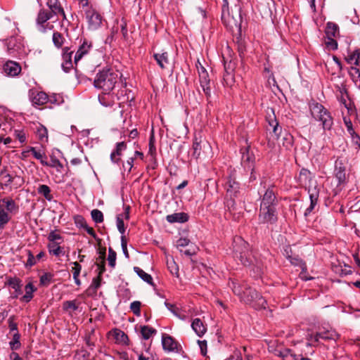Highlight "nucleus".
Listing matches in <instances>:
<instances>
[{
	"instance_id": "f257e3e1",
	"label": "nucleus",
	"mask_w": 360,
	"mask_h": 360,
	"mask_svg": "<svg viewBox=\"0 0 360 360\" xmlns=\"http://www.w3.org/2000/svg\"><path fill=\"white\" fill-rule=\"evenodd\" d=\"M229 286L232 288L233 293L240 298V301L251 304L256 309L266 308V301L265 299L248 286L247 283L231 281L229 282Z\"/></svg>"
},
{
	"instance_id": "f03ea898",
	"label": "nucleus",
	"mask_w": 360,
	"mask_h": 360,
	"mask_svg": "<svg viewBox=\"0 0 360 360\" xmlns=\"http://www.w3.org/2000/svg\"><path fill=\"white\" fill-rule=\"evenodd\" d=\"M233 251L235 257L245 266H251L255 276H259L263 272L262 263L248 252V244L238 237L233 240Z\"/></svg>"
},
{
	"instance_id": "7ed1b4c3",
	"label": "nucleus",
	"mask_w": 360,
	"mask_h": 360,
	"mask_svg": "<svg viewBox=\"0 0 360 360\" xmlns=\"http://www.w3.org/2000/svg\"><path fill=\"white\" fill-rule=\"evenodd\" d=\"M298 181L300 184L304 186L308 191L310 205L305 210L304 213V216L307 217L312 212H314L316 207L317 206L319 197V188L316 181L312 179L311 172L306 169H302L300 170Z\"/></svg>"
},
{
	"instance_id": "20e7f679",
	"label": "nucleus",
	"mask_w": 360,
	"mask_h": 360,
	"mask_svg": "<svg viewBox=\"0 0 360 360\" xmlns=\"http://www.w3.org/2000/svg\"><path fill=\"white\" fill-rule=\"evenodd\" d=\"M119 78V73L110 68L99 71L94 79V85L104 92H110L115 87Z\"/></svg>"
},
{
	"instance_id": "39448f33",
	"label": "nucleus",
	"mask_w": 360,
	"mask_h": 360,
	"mask_svg": "<svg viewBox=\"0 0 360 360\" xmlns=\"http://www.w3.org/2000/svg\"><path fill=\"white\" fill-rule=\"evenodd\" d=\"M269 125L272 127V131L269 133L268 138L269 146L274 147L277 143L279 146L282 145L283 147L289 148L292 143V136L287 132L282 134V129L276 120L269 122Z\"/></svg>"
},
{
	"instance_id": "423d86ee",
	"label": "nucleus",
	"mask_w": 360,
	"mask_h": 360,
	"mask_svg": "<svg viewBox=\"0 0 360 360\" xmlns=\"http://www.w3.org/2000/svg\"><path fill=\"white\" fill-rule=\"evenodd\" d=\"M309 107L311 117L321 122L324 130H330L333 124L330 112L322 104L316 101L309 103Z\"/></svg>"
},
{
	"instance_id": "0eeeda50",
	"label": "nucleus",
	"mask_w": 360,
	"mask_h": 360,
	"mask_svg": "<svg viewBox=\"0 0 360 360\" xmlns=\"http://www.w3.org/2000/svg\"><path fill=\"white\" fill-rule=\"evenodd\" d=\"M85 16L88 22L89 29L95 30L100 27L102 23V18L95 9L86 8Z\"/></svg>"
},
{
	"instance_id": "6e6552de",
	"label": "nucleus",
	"mask_w": 360,
	"mask_h": 360,
	"mask_svg": "<svg viewBox=\"0 0 360 360\" xmlns=\"http://www.w3.org/2000/svg\"><path fill=\"white\" fill-rule=\"evenodd\" d=\"M259 219L263 223L274 222L276 220L275 207L260 206Z\"/></svg>"
},
{
	"instance_id": "1a4fd4ad",
	"label": "nucleus",
	"mask_w": 360,
	"mask_h": 360,
	"mask_svg": "<svg viewBox=\"0 0 360 360\" xmlns=\"http://www.w3.org/2000/svg\"><path fill=\"white\" fill-rule=\"evenodd\" d=\"M338 338V334L334 330H327L317 333L315 335H309L308 340L310 342H319L320 339L335 340Z\"/></svg>"
},
{
	"instance_id": "9d476101",
	"label": "nucleus",
	"mask_w": 360,
	"mask_h": 360,
	"mask_svg": "<svg viewBox=\"0 0 360 360\" xmlns=\"http://www.w3.org/2000/svg\"><path fill=\"white\" fill-rule=\"evenodd\" d=\"M226 194L231 199L237 198L240 193V185L232 177H229L226 184Z\"/></svg>"
},
{
	"instance_id": "9b49d317",
	"label": "nucleus",
	"mask_w": 360,
	"mask_h": 360,
	"mask_svg": "<svg viewBox=\"0 0 360 360\" xmlns=\"http://www.w3.org/2000/svg\"><path fill=\"white\" fill-rule=\"evenodd\" d=\"M276 195L272 188H269L263 195L260 206L275 207L276 204Z\"/></svg>"
},
{
	"instance_id": "f8f14e48",
	"label": "nucleus",
	"mask_w": 360,
	"mask_h": 360,
	"mask_svg": "<svg viewBox=\"0 0 360 360\" xmlns=\"http://www.w3.org/2000/svg\"><path fill=\"white\" fill-rule=\"evenodd\" d=\"M7 51L12 56H16L20 53L22 47L20 41L16 37H11L6 41Z\"/></svg>"
},
{
	"instance_id": "ddd939ff",
	"label": "nucleus",
	"mask_w": 360,
	"mask_h": 360,
	"mask_svg": "<svg viewBox=\"0 0 360 360\" xmlns=\"http://www.w3.org/2000/svg\"><path fill=\"white\" fill-rule=\"evenodd\" d=\"M30 98L33 105H42L47 103L49 96L44 92L31 91L30 93Z\"/></svg>"
},
{
	"instance_id": "4468645a",
	"label": "nucleus",
	"mask_w": 360,
	"mask_h": 360,
	"mask_svg": "<svg viewBox=\"0 0 360 360\" xmlns=\"http://www.w3.org/2000/svg\"><path fill=\"white\" fill-rule=\"evenodd\" d=\"M4 72L9 76H17L21 71L20 65L14 61L8 60L4 65Z\"/></svg>"
},
{
	"instance_id": "2eb2a0df",
	"label": "nucleus",
	"mask_w": 360,
	"mask_h": 360,
	"mask_svg": "<svg viewBox=\"0 0 360 360\" xmlns=\"http://www.w3.org/2000/svg\"><path fill=\"white\" fill-rule=\"evenodd\" d=\"M162 345L165 351L173 352L177 349V342L172 336L165 333L162 335Z\"/></svg>"
},
{
	"instance_id": "dca6fc26",
	"label": "nucleus",
	"mask_w": 360,
	"mask_h": 360,
	"mask_svg": "<svg viewBox=\"0 0 360 360\" xmlns=\"http://www.w3.org/2000/svg\"><path fill=\"white\" fill-rule=\"evenodd\" d=\"M208 146L209 145L207 142H206L205 141H202L201 139L198 140V139L195 137L192 147V156L195 159L198 158L201 154L202 150L205 149L206 147Z\"/></svg>"
},
{
	"instance_id": "f3484780",
	"label": "nucleus",
	"mask_w": 360,
	"mask_h": 360,
	"mask_svg": "<svg viewBox=\"0 0 360 360\" xmlns=\"http://www.w3.org/2000/svg\"><path fill=\"white\" fill-rule=\"evenodd\" d=\"M53 15V13H52L51 11H46L44 9H41L39 11L38 13V16L37 18V23L40 25L39 30L41 32H45V27L44 26V24L51 19Z\"/></svg>"
},
{
	"instance_id": "a211bd4d",
	"label": "nucleus",
	"mask_w": 360,
	"mask_h": 360,
	"mask_svg": "<svg viewBox=\"0 0 360 360\" xmlns=\"http://www.w3.org/2000/svg\"><path fill=\"white\" fill-rule=\"evenodd\" d=\"M335 175L338 180L339 184H342L345 181L346 173L345 167L341 160H337L335 164Z\"/></svg>"
},
{
	"instance_id": "6ab92c4d",
	"label": "nucleus",
	"mask_w": 360,
	"mask_h": 360,
	"mask_svg": "<svg viewBox=\"0 0 360 360\" xmlns=\"http://www.w3.org/2000/svg\"><path fill=\"white\" fill-rule=\"evenodd\" d=\"M47 6L50 8L51 12L55 15H61L65 19V14L63 8L58 0H47Z\"/></svg>"
},
{
	"instance_id": "aec40b11",
	"label": "nucleus",
	"mask_w": 360,
	"mask_h": 360,
	"mask_svg": "<svg viewBox=\"0 0 360 360\" xmlns=\"http://www.w3.org/2000/svg\"><path fill=\"white\" fill-rule=\"evenodd\" d=\"M91 48V43L89 42L86 40H84L82 44L79 47L75 55V63H77V62L88 52Z\"/></svg>"
},
{
	"instance_id": "412c9836",
	"label": "nucleus",
	"mask_w": 360,
	"mask_h": 360,
	"mask_svg": "<svg viewBox=\"0 0 360 360\" xmlns=\"http://www.w3.org/2000/svg\"><path fill=\"white\" fill-rule=\"evenodd\" d=\"M199 80H200V86H201L205 94L207 97H210L211 96V89H210V80L209 78L208 73L207 72L201 73L199 75Z\"/></svg>"
},
{
	"instance_id": "4be33fe9",
	"label": "nucleus",
	"mask_w": 360,
	"mask_h": 360,
	"mask_svg": "<svg viewBox=\"0 0 360 360\" xmlns=\"http://www.w3.org/2000/svg\"><path fill=\"white\" fill-rule=\"evenodd\" d=\"M326 38H336L339 35V27L337 24L328 22L325 30Z\"/></svg>"
},
{
	"instance_id": "5701e85b",
	"label": "nucleus",
	"mask_w": 360,
	"mask_h": 360,
	"mask_svg": "<svg viewBox=\"0 0 360 360\" xmlns=\"http://www.w3.org/2000/svg\"><path fill=\"white\" fill-rule=\"evenodd\" d=\"M191 327L195 333L200 337L202 336L207 330L205 326L198 318H196L193 321Z\"/></svg>"
},
{
	"instance_id": "b1692460",
	"label": "nucleus",
	"mask_w": 360,
	"mask_h": 360,
	"mask_svg": "<svg viewBox=\"0 0 360 360\" xmlns=\"http://www.w3.org/2000/svg\"><path fill=\"white\" fill-rule=\"evenodd\" d=\"M13 181V177L9 174L5 169L0 172V186L2 189L11 185Z\"/></svg>"
},
{
	"instance_id": "393cba45",
	"label": "nucleus",
	"mask_w": 360,
	"mask_h": 360,
	"mask_svg": "<svg viewBox=\"0 0 360 360\" xmlns=\"http://www.w3.org/2000/svg\"><path fill=\"white\" fill-rule=\"evenodd\" d=\"M154 58L161 68H165L169 64V58L167 52L157 53L154 54Z\"/></svg>"
},
{
	"instance_id": "a878e982",
	"label": "nucleus",
	"mask_w": 360,
	"mask_h": 360,
	"mask_svg": "<svg viewBox=\"0 0 360 360\" xmlns=\"http://www.w3.org/2000/svg\"><path fill=\"white\" fill-rule=\"evenodd\" d=\"M188 215L183 212L175 213L167 216V220L170 223L185 222L188 220Z\"/></svg>"
},
{
	"instance_id": "bb28decb",
	"label": "nucleus",
	"mask_w": 360,
	"mask_h": 360,
	"mask_svg": "<svg viewBox=\"0 0 360 360\" xmlns=\"http://www.w3.org/2000/svg\"><path fill=\"white\" fill-rule=\"evenodd\" d=\"M8 284L15 290V294L13 297H18L22 293L20 281L17 278H10L8 281Z\"/></svg>"
},
{
	"instance_id": "cd10ccee",
	"label": "nucleus",
	"mask_w": 360,
	"mask_h": 360,
	"mask_svg": "<svg viewBox=\"0 0 360 360\" xmlns=\"http://www.w3.org/2000/svg\"><path fill=\"white\" fill-rule=\"evenodd\" d=\"M109 93L110 92H104L103 95L98 96V101L104 107L112 106L114 103L113 98Z\"/></svg>"
},
{
	"instance_id": "c85d7f7f",
	"label": "nucleus",
	"mask_w": 360,
	"mask_h": 360,
	"mask_svg": "<svg viewBox=\"0 0 360 360\" xmlns=\"http://www.w3.org/2000/svg\"><path fill=\"white\" fill-rule=\"evenodd\" d=\"M112 335L118 343L125 344L128 340L127 335L120 329L115 328L112 330Z\"/></svg>"
},
{
	"instance_id": "c756f323",
	"label": "nucleus",
	"mask_w": 360,
	"mask_h": 360,
	"mask_svg": "<svg viewBox=\"0 0 360 360\" xmlns=\"http://www.w3.org/2000/svg\"><path fill=\"white\" fill-rule=\"evenodd\" d=\"M134 271L143 281L151 285H153V278L150 274L145 272L143 269L138 266L134 267Z\"/></svg>"
},
{
	"instance_id": "7c9ffc66",
	"label": "nucleus",
	"mask_w": 360,
	"mask_h": 360,
	"mask_svg": "<svg viewBox=\"0 0 360 360\" xmlns=\"http://www.w3.org/2000/svg\"><path fill=\"white\" fill-rule=\"evenodd\" d=\"M126 148V144L124 141L117 143L116 149L110 155L111 161L113 162H118L120 158H116V155H120L121 152Z\"/></svg>"
},
{
	"instance_id": "2f4dec72",
	"label": "nucleus",
	"mask_w": 360,
	"mask_h": 360,
	"mask_svg": "<svg viewBox=\"0 0 360 360\" xmlns=\"http://www.w3.org/2000/svg\"><path fill=\"white\" fill-rule=\"evenodd\" d=\"M25 294L21 300L25 302H29L33 297V292L36 290V288L32 283H29L25 285Z\"/></svg>"
},
{
	"instance_id": "473e14b6",
	"label": "nucleus",
	"mask_w": 360,
	"mask_h": 360,
	"mask_svg": "<svg viewBox=\"0 0 360 360\" xmlns=\"http://www.w3.org/2000/svg\"><path fill=\"white\" fill-rule=\"evenodd\" d=\"M37 192L41 195H43L49 201H51L53 199V195L51 193V188L47 185H39L37 188Z\"/></svg>"
},
{
	"instance_id": "72a5a7b5",
	"label": "nucleus",
	"mask_w": 360,
	"mask_h": 360,
	"mask_svg": "<svg viewBox=\"0 0 360 360\" xmlns=\"http://www.w3.org/2000/svg\"><path fill=\"white\" fill-rule=\"evenodd\" d=\"M141 334L144 340H148L152 335L156 334L157 330L149 326H141Z\"/></svg>"
},
{
	"instance_id": "f704fd0d",
	"label": "nucleus",
	"mask_w": 360,
	"mask_h": 360,
	"mask_svg": "<svg viewBox=\"0 0 360 360\" xmlns=\"http://www.w3.org/2000/svg\"><path fill=\"white\" fill-rule=\"evenodd\" d=\"M338 97L339 101L345 106V108H349L347 103V89L344 86H338Z\"/></svg>"
},
{
	"instance_id": "c9c22d12",
	"label": "nucleus",
	"mask_w": 360,
	"mask_h": 360,
	"mask_svg": "<svg viewBox=\"0 0 360 360\" xmlns=\"http://www.w3.org/2000/svg\"><path fill=\"white\" fill-rule=\"evenodd\" d=\"M58 243H51L48 245L49 252L55 256H59L64 254V252L58 245Z\"/></svg>"
},
{
	"instance_id": "e433bc0d",
	"label": "nucleus",
	"mask_w": 360,
	"mask_h": 360,
	"mask_svg": "<svg viewBox=\"0 0 360 360\" xmlns=\"http://www.w3.org/2000/svg\"><path fill=\"white\" fill-rule=\"evenodd\" d=\"M46 166L56 168L58 172H61L64 168L63 165L53 155H51V161Z\"/></svg>"
},
{
	"instance_id": "4c0bfd02",
	"label": "nucleus",
	"mask_w": 360,
	"mask_h": 360,
	"mask_svg": "<svg viewBox=\"0 0 360 360\" xmlns=\"http://www.w3.org/2000/svg\"><path fill=\"white\" fill-rule=\"evenodd\" d=\"M167 268L170 273L176 276V277L179 276V266L173 259V258H171L170 259H167Z\"/></svg>"
},
{
	"instance_id": "58836bf2",
	"label": "nucleus",
	"mask_w": 360,
	"mask_h": 360,
	"mask_svg": "<svg viewBox=\"0 0 360 360\" xmlns=\"http://www.w3.org/2000/svg\"><path fill=\"white\" fill-rule=\"evenodd\" d=\"M37 135L39 139L42 142L48 141V131L44 126H39L37 130Z\"/></svg>"
},
{
	"instance_id": "ea45409f",
	"label": "nucleus",
	"mask_w": 360,
	"mask_h": 360,
	"mask_svg": "<svg viewBox=\"0 0 360 360\" xmlns=\"http://www.w3.org/2000/svg\"><path fill=\"white\" fill-rule=\"evenodd\" d=\"M20 335L17 332L13 335L12 340L9 342L10 347L12 350H16L19 349L21 346L20 342Z\"/></svg>"
},
{
	"instance_id": "a19ab883",
	"label": "nucleus",
	"mask_w": 360,
	"mask_h": 360,
	"mask_svg": "<svg viewBox=\"0 0 360 360\" xmlns=\"http://www.w3.org/2000/svg\"><path fill=\"white\" fill-rule=\"evenodd\" d=\"M64 37L62 34L55 32L53 34V42L57 48H60L64 43Z\"/></svg>"
},
{
	"instance_id": "79ce46f5",
	"label": "nucleus",
	"mask_w": 360,
	"mask_h": 360,
	"mask_svg": "<svg viewBox=\"0 0 360 360\" xmlns=\"http://www.w3.org/2000/svg\"><path fill=\"white\" fill-rule=\"evenodd\" d=\"M30 152H32L33 156L37 159V160H40V162L43 165H48V162L45 161L44 159H43V157L44 156V153L40 152V151H38L36 150L35 148L34 147H30Z\"/></svg>"
},
{
	"instance_id": "37998d69",
	"label": "nucleus",
	"mask_w": 360,
	"mask_h": 360,
	"mask_svg": "<svg viewBox=\"0 0 360 360\" xmlns=\"http://www.w3.org/2000/svg\"><path fill=\"white\" fill-rule=\"evenodd\" d=\"M91 215L92 217V219L96 223H101L103 221V214L101 211L97 209H94L91 211Z\"/></svg>"
},
{
	"instance_id": "c03bdc74",
	"label": "nucleus",
	"mask_w": 360,
	"mask_h": 360,
	"mask_svg": "<svg viewBox=\"0 0 360 360\" xmlns=\"http://www.w3.org/2000/svg\"><path fill=\"white\" fill-rule=\"evenodd\" d=\"M116 258H117V254L116 252L111 248H108V261L109 265L114 268L116 264Z\"/></svg>"
},
{
	"instance_id": "a18cd8bd",
	"label": "nucleus",
	"mask_w": 360,
	"mask_h": 360,
	"mask_svg": "<svg viewBox=\"0 0 360 360\" xmlns=\"http://www.w3.org/2000/svg\"><path fill=\"white\" fill-rule=\"evenodd\" d=\"M360 59V51L356 50L351 55H349L347 58V61L349 63H354L355 65L359 64V61Z\"/></svg>"
},
{
	"instance_id": "49530a36",
	"label": "nucleus",
	"mask_w": 360,
	"mask_h": 360,
	"mask_svg": "<svg viewBox=\"0 0 360 360\" xmlns=\"http://www.w3.org/2000/svg\"><path fill=\"white\" fill-rule=\"evenodd\" d=\"M281 356L283 360H297V354H292L290 349L284 350L281 352Z\"/></svg>"
},
{
	"instance_id": "de8ad7c7",
	"label": "nucleus",
	"mask_w": 360,
	"mask_h": 360,
	"mask_svg": "<svg viewBox=\"0 0 360 360\" xmlns=\"http://www.w3.org/2000/svg\"><path fill=\"white\" fill-rule=\"evenodd\" d=\"M141 303L139 301H134L130 304V309L136 316L141 314Z\"/></svg>"
},
{
	"instance_id": "09e8293b",
	"label": "nucleus",
	"mask_w": 360,
	"mask_h": 360,
	"mask_svg": "<svg viewBox=\"0 0 360 360\" xmlns=\"http://www.w3.org/2000/svg\"><path fill=\"white\" fill-rule=\"evenodd\" d=\"M63 309L65 310H72L76 311L78 309V306L76 303V300L66 301L63 303Z\"/></svg>"
},
{
	"instance_id": "8fccbe9b",
	"label": "nucleus",
	"mask_w": 360,
	"mask_h": 360,
	"mask_svg": "<svg viewBox=\"0 0 360 360\" xmlns=\"http://www.w3.org/2000/svg\"><path fill=\"white\" fill-rule=\"evenodd\" d=\"M1 201L6 204V209L9 212H12L16 207L14 200L11 198H4Z\"/></svg>"
},
{
	"instance_id": "3c124183",
	"label": "nucleus",
	"mask_w": 360,
	"mask_h": 360,
	"mask_svg": "<svg viewBox=\"0 0 360 360\" xmlns=\"http://www.w3.org/2000/svg\"><path fill=\"white\" fill-rule=\"evenodd\" d=\"M10 220V217L6 212L2 211L0 214V229H3Z\"/></svg>"
},
{
	"instance_id": "603ef678",
	"label": "nucleus",
	"mask_w": 360,
	"mask_h": 360,
	"mask_svg": "<svg viewBox=\"0 0 360 360\" xmlns=\"http://www.w3.org/2000/svg\"><path fill=\"white\" fill-rule=\"evenodd\" d=\"M53 275L50 273H45L40 277V283L44 285H47L51 283Z\"/></svg>"
},
{
	"instance_id": "864d4df0",
	"label": "nucleus",
	"mask_w": 360,
	"mask_h": 360,
	"mask_svg": "<svg viewBox=\"0 0 360 360\" xmlns=\"http://www.w3.org/2000/svg\"><path fill=\"white\" fill-rule=\"evenodd\" d=\"M72 51H70L68 47H65L63 49V58L65 62L71 65V56Z\"/></svg>"
},
{
	"instance_id": "5fc2aeb1",
	"label": "nucleus",
	"mask_w": 360,
	"mask_h": 360,
	"mask_svg": "<svg viewBox=\"0 0 360 360\" xmlns=\"http://www.w3.org/2000/svg\"><path fill=\"white\" fill-rule=\"evenodd\" d=\"M117 227L119 231V232L124 236V233L125 232V228H124V224L122 218L120 216L117 217Z\"/></svg>"
},
{
	"instance_id": "6e6d98bb",
	"label": "nucleus",
	"mask_w": 360,
	"mask_h": 360,
	"mask_svg": "<svg viewBox=\"0 0 360 360\" xmlns=\"http://www.w3.org/2000/svg\"><path fill=\"white\" fill-rule=\"evenodd\" d=\"M101 276H100V275H98L97 277H96L93 279L92 283L89 287V290L94 289V291L96 292V290L101 285Z\"/></svg>"
},
{
	"instance_id": "4d7b16f0",
	"label": "nucleus",
	"mask_w": 360,
	"mask_h": 360,
	"mask_svg": "<svg viewBox=\"0 0 360 360\" xmlns=\"http://www.w3.org/2000/svg\"><path fill=\"white\" fill-rule=\"evenodd\" d=\"M290 263L293 265H295V266H300L302 269H306V265L304 263L302 262V260H300V259L298 258H292L290 256H288V257Z\"/></svg>"
},
{
	"instance_id": "13d9d810",
	"label": "nucleus",
	"mask_w": 360,
	"mask_h": 360,
	"mask_svg": "<svg viewBox=\"0 0 360 360\" xmlns=\"http://www.w3.org/2000/svg\"><path fill=\"white\" fill-rule=\"evenodd\" d=\"M48 239L51 243H58L57 241L60 240L62 239V237L60 234L57 233L56 232L51 231L48 236Z\"/></svg>"
},
{
	"instance_id": "bf43d9fd",
	"label": "nucleus",
	"mask_w": 360,
	"mask_h": 360,
	"mask_svg": "<svg viewBox=\"0 0 360 360\" xmlns=\"http://www.w3.org/2000/svg\"><path fill=\"white\" fill-rule=\"evenodd\" d=\"M72 264L74 265L72 269L73 277H79L81 272L82 266L77 262H73Z\"/></svg>"
},
{
	"instance_id": "052dcab7",
	"label": "nucleus",
	"mask_w": 360,
	"mask_h": 360,
	"mask_svg": "<svg viewBox=\"0 0 360 360\" xmlns=\"http://www.w3.org/2000/svg\"><path fill=\"white\" fill-rule=\"evenodd\" d=\"M127 239H126L125 236H121V246H122V249L123 253L125 255V257L127 258H129V252H128V250H127Z\"/></svg>"
},
{
	"instance_id": "680f3d73",
	"label": "nucleus",
	"mask_w": 360,
	"mask_h": 360,
	"mask_svg": "<svg viewBox=\"0 0 360 360\" xmlns=\"http://www.w3.org/2000/svg\"><path fill=\"white\" fill-rule=\"evenodd\" d=\"M27 256H28V259H27V261L25 265H26V266L31 267L35 264L36 258L34 257L33 254L31 252L30 250L27 251Z\"/></svg>"
},
{
	"instance_id": "e2e57ef3",
	"label": "nucleus",
	"mask_w": 360,
	"mask_h": 360,
	"mask_svg": "<svg viewBox=\"0 0 360 360\" xmlns=\"http://www.w3.org/2000/svg\"><path fill=\"white\" fill-rule=\"evenodd\" d=\"M326 44L327 46L331 48L332 49L335 50L338 48V43L335 38H327V41H326Z\"/></svg>"
},
{
	"instance_id": "0e129e2a",
	"label": "nucleus",
	"mask_w": 360,
	"mask_h": 360,
	"mask_svg": "<svg viewBox=\"0 0 360 360\" xmlns=\"http://www.w3.org/2000/svg\"><path fill=\"white\" fill-rule=\"evenodd\" d=\"M344 122H345V124L346 125V127H347V129L348 132L351 135H354V129L352 128V124L351 120L349 118L344 117Z\"/></svg>"
},
{
	"instance_id": "69168bd1",
	"label": "nucleus",
	"mask_w": 360,
	"mask_h": 360,
	"mask_svg": "<svg viewBox=\"0 0 360 360\" xmlns=\"http://www.w3.org/2000/svg\"><path fill=\"white\" fill-rule=\"evenodd\" d=\"M189 243H190V240L188 238H181L177 240L176 246L178 248H180V247L184 248V247H186V246L189 245Z\"/></svg>"
},
{
	"instance_id": "338daca9",
	"label": "nucleus",
	"mask_w": 360,
	"mask_h": 360,
	"mask_svg": "<svg viewBox=\"0 0 360 360\" xmlns=\"http://www.w3.org/2000/svg\"><path fill=\"white\" fill-rule=\"evenodd\" d=\"M135 158H129L126 163L123 165V167L125 169H128V172H130L131 168L133 167L134 160Z\"/></svg>"
},
{
	"instance_id": "774afa93",
	"label": "nucleus",
	"mask_w": 360,
	"mask_h": 360,
	"mask_svg": "<svg viewBox=\"0 0 360 360\" xmlns=\"http://www.w3.org/2000/svg\"><path fill=\"white\" fill-rule=\"evenodd\" d=\"M75 223H76V224L78 226H79L81 228H83V229L87 224L86 221H85V219L83 217H80V216H78L76 218Z\"/></svg>"
}]
</instances>
